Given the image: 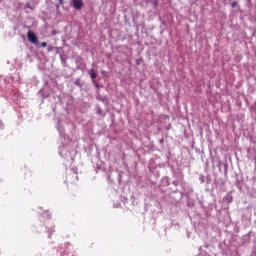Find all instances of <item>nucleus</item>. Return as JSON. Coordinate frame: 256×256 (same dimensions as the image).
I'll return each instance as SVG.
<instances>
[{
	"mask_svg": "<svg viewBox=\"0 0 256 256\" xmlns=\"http://www.w3.org/2000/svg\"><path fill=\"white\" fill-rule=\"evenodd\" d=\"M27 37H28V41H30V43H33V45H37L38 40H37V35H35V32L28 31Z\"/></svg>",
	"mask_w": 256,
	"mask_h": 256,
	"instance_id": "f257e3e1",
	"label": "nucleus"
},
{
	"mask_svg": "<svg viewBox=\"0 0 256 256\" xmlns=\"http://www.w3.org/2000/svg\"><path fill=\"white\" fill-rule=\"evenodd\" d=\"M72 7H74V9H82L83 7V0H72Z\"/></svg>",
	"mask_w": 256,
	"mask_h": 256,
	"instance_id": "f03ea898",
	"label": "nucleus"
},
{
	"mask_svg": "<svg viewBox=\"0 0 256 256\" xmlns=\"http://www.w3.org/2000/svg\"><path fill=\"white\" fill-rule=\"evenodd\" d=\"M88 74L90 75L91 79H97V73H95L94 69H91Z\"/></svg>",
	"mask_w": 256,
	"mask_h": 256,
	"instance_id": "7ed1b4c3",
	"label": "nucleus"
},
{
	"mask_svg": "<svg viewBox=\"0 0 256 256\" xmlns=\"http://www.w3.org/2000/svg\"><path fill=\"white\" fill-rule=\"evenodd\" d=\"M75 85H77V87H83V84H81V79H76Z\"/></svg>",
	"mask_w": 256,
	"mask_h": 256,
	"instance_id": "20e7f679",
	"label": "nucleus"
},
{
	"mask_svg": "<svg viewBox=\"0 0 256 256\" xmlns=\"http://www.w3.org/2000/svg\"><path fill=\"white\" fill-rule=\"evenodd\" d=\"M41 47H47V42H42Z\"/></svg>",
	"mask_w": 256,
	"mask_h": 256,
	"instance_id": "39448f33",
	"label": "nucleus"
},
{
	"mask_svg": "<svg viewBox=\"0 0 256 256\" xmlns=\"http://www.w3.org/2000/svg\"><path fill=\"white\" fill-rule=\"evenodd\" d=\"M48 51L49 52L53 51V46H48Z\"/></svg>",
	"mask_w": 256,
	"mask_h": 256,
	"instance_id": "423d86ee",
	"label": "nucleus"
},
{
	"mask_svg": "<svg viewBox=\"0 0 256 256\" xmlns=\"http://www.w3.org/2000/svg\"><path fill=\"white\" fill-rule=\"evenodd\" d=\"M153 3H154V5H157V0H154Z\"/></svg>",
	"mask_w": 256,
	"mask_h": 256,
	"instance_id": "0eeeda50",
	"label": "nucleus"
},
{
	"mask_svg": "<svg viewBox=\"0 0 256 256\" xmlns=\"http://www.w3.org/2000/svg\"><path fill=\"white\" fill-rule=\"evenodd\" d=\"M0 127H3V122L2 121H0Z\"/></svg>",
	"mask_w": 256,
	"mask_h": 256,
	"instance_id": "6e6552de",
	"label": "nucleus"
},
{
	"mask_svg": "<svg viewBox=\"0 0 256 256\" xmlns=\"http://www.w3.org/2000/svg\"><path fill=\"white\" fill-rule=\"evenodd\" d=\"M60 1V3H63V0H59Z\"/></svg>",
	"mask_w": 256,
	"mask_h": 256,
	"instance_id": "1a4fd4ad",
	"label": "nucleus"
}]
</instances>
